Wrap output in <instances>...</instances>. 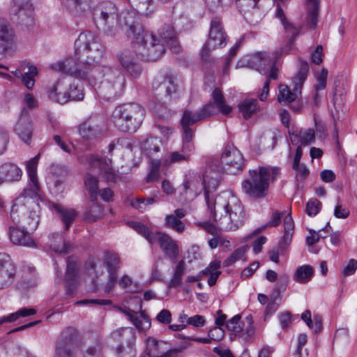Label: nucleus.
I'll list each match as a JSON object with an SVG mask.
<instances>
[{
	"mask_svg": "<svg viewBox=\"0 0 357 357\" xmlns=\"http://www.w3.org/2000/svg\"><path fill=\"white\" fill-rule=\"evenodd\" d=\"M156 201L154 197L138 198L132 200L130 203L131 206L135 208L143 211L146 206L155 203Z\"/></svg>",
	"mask_w": 357,
	"mask_h": 357,
	"instance_id": "nucleus-59",
	"label": "nucleus"
},
{
	"mask_svg": "<svg viewBox=\"0 0 357 357\" xmlns=\"http://www.w3.org/2000/svg\"><path fill=\"white\" fill-rule=\"evenodd\" d=\"M284 235L279 242V248L282 250H284L289 245L294 234V224L290 215L286 216L284 220Z\"/></svg>",
	"mask_w": 357,
	"mask_h": 357,
	"instance_id": "nucleus-33",
	"label": "nucleus"
},
{
	"mask_svg": "<svg viewBox=\"0 0 357 357\" xmlns=\"http://www.w3.org/2000/svg\"><path fill=\"white\" fill-rule=\"evenodd\" d=\"M309 72L308 63L303 61H300L299 70L296 77H294V82H297L298 86H303L305 80L306 79Z\"/></svg>",
	"mask_w": 357,
	"mask_h": 357,
	"instance_id": "nucleus-52",
	"label": "nucleus"
},
{
	"mask_svg": "<svg viewBox=\"0 0 357 357\" xmlns=\"http://www.w3.org/2000/svg\"><path fill=\"white\" fill-rule=\"evenodd\" d=\"M15 131L20 139L26 144H30L33 134L30 116L26 109H23L18 122L15 126Z\"/></svg>",
	"mask_w": 357,
	"mask_h": 357,
	"instance_id": "nucleus-22",
	"label": "nucleus"
},
{
	"mask_svg": "<svg viewBox=\"0 0 357 357\" xmlns=\"http://www.w3.org/2000/svg\"><path fill=\"white\" fill-rule=\"evenodd\" d=\"M202 178L200 175L190 176L183 183L185 192L191 190L195 195H199L204 190Z\"/></svg>",
	"mask_w": 357,
	"mask_h": 357,
	"instance_id": "nucleus-39",
	"label": "nucleus"
},
{
	"mask_svg": "<svg viewBox=\"0 0 357 357\" xmlns=\"http://www.w3.org/2000/svg\"><path fill=\"white\" fill-rule=\"evenodd\" d=\"M250 178L242 183L243 192L252 198L266 197L270 182V169L261 167L257 170L249 171Z\"/></svg>",
	"mask_w": 357,
	"mask_h": 357,
	"instance_id": "nucleus-6",
	"label": "nucleus"
},
{
	"mask_svg": "<svg viewBox=\"0 0 357 357\" xmlns=\"http://www.w3.org/2000/svg\"><path fill=\"white\" fill-rule=\"evenodd\" d=\"M75 54L79 59H87L89 63H98L103 56L104 47L92 32L84 31L75 42Z\"/></svg>",
	"mask_w": 357,
	"mask_h": 357,
	"instance_id": "nucleus-5",
	"label": "nucleus"
},
{
	"mask_svg": "<svg viewBox=\"0 0 357 357\" xmlns=\"http://www.w3.org/2000/svg\"><path fill=\"white\" fill-rule=\"evenodd\" d=\"M202 181L204 183L203 186L208 210L211 211L214 220L218 222L220 227L225 229H236L243 223L245 218L241 202L236 197L231 196L227 204L222 206L225 215H221L218 218L215 210L216 202L213 197L210 196V192L217 189L220 179L218 174L209 172L203 175Z\"/></svg>",
	"mask_w": 357,
	"mask_h": 357,
	"instance_id": "nucleus-1",
	"label": "nucleus"
},
{
	"mask_svg": "<svg viewBox=\"0 0 357 357\" xmlns=\"http://www.w3.org/2000/svg\"><path fill=\"white\" fill-rule=\"evenodd\" d=\"M32 5L26 0H13L10 7V13L17 17L19 23L25 26H31L34 24Z\"/></svg>",
	"mask_w": 357,
	"mask_h": 357,
	"instance_id": "nucleus-16",
	"label": "nucleus"
},
{
	"mask_svg": "<svg viewBox=\"0 0 357 357\" xmlns=\"http://www.w3.org/2000/svg\"><path fill=\"white\" fill-rule=\"evenodd\" d=\"M77 61L73 58H66L63 60L58 61L51 65L53 70L73 75L75 70Z\"/></svg>",
	"mask_w": 357,
	"mask_h": 357,
	"instance_id": "nucleus-38",
	"label": "nucleus"
},
{
	"mask_svg": "<svg viewBox=\"0 0 357 357\" xmlns=\"http://www.w3.org/2000/svg\"><path fill=\"white\" fill-rule=\"evenodd\" d=\"M160 141L158 138L150 137L142 144V149L149 157L160 150Z\"/></svg>",
	"mask_w": 357,
	"mask_h": 357,
	"instance_id": "nucleus-50",
	"label": "nucleus"
},
{
	"mask_svg": "<svg viewBox=\"0 0 357 357\" xmlns=\"http://www.w3.org/2000/svg\"><path fill=\"white\" fill-rule=\"evenodd\" d=\"M185 271L186 268L185 261H179L174 271L173 275L169 281V288H177L182 284V277L185 275Z\"/></svg>",
	"mask_w": 357,
	"mask_h": 357,
	"instance_id": "nucleus-42",
	"label": "nucleus"
},
{
	"mask_svg": "<svg viewBox=\"0 0 357 357\" xmlns=\"http://www.w3.org/2000/svg\"><path fill=\"white\" fill-rule=\"evenodd\" d=\"M241 316L236 314L230 320H229L226 324V327L228 331L234 333L235 334H238L243 331V328L240 324Z\"/></svg>",
	"mask_w": 357,
	"mask_h": 357,
	"instance_id": "nucleus-58",
	"label": "nucleus"
},
{
	"mask_svg": "<svg viewBox=\"0 0 357 357\" xmlns=\"http://www.w3.org/2000/svg\"><path fill=\"white\" fill-rule=\"evenodd\" d=\"M314 274V270L309 265H303L297 268L294 275V280L299 283H307L309 282Z\"/></svg>",
	"mask_w": 357,
	"mask_h": 357,
	"instance_id": "nucleus-48",
	"label": "nucleus"
},
{
	"mask_svg": "<svg viewBox=\"0 0 357 357\" xmlns=\"http://www.w3.org/2000/svg\"><path fill=\"white\" fill-rule=\"evenodd\" d=\"M292 137L291 141L293 143L298 139L301 145L307 146L315 139L314 130L312 128L301 130L298 133L292 134Z\"/></svg>",
	"mask_w": 357,
	"mask_h": 357,
	"instance_id": "nucleus-46",
	"label": "nucleus"
},
{
	"mask_svg": "<svg viewBox=\"0 0 357 357\" xmlns=\"http://www.w3.org/2000/svg\"><path fill=\"white\" fill-rule=\"evenodd\" d=\"M78 265L73 257L67 259V268L65 277L66 290L67 294H71L77 288Z\"/></svg>",
	"mask_w": 357,
	"mask_h": 357,
	"instance_id": "nucleus-25",
	"label": "nucleus"
},
{
	"mask_svg": "<svg viewBox=\"0 0 357 357\" xmlns=\"http://www.w3.org/2000/svg\"><path fill=\"white\" fill-rule=\"evenodd\" d=\"M22 176V171L16 164L5 162L0 165V185L4 182L19 181Z\"/></svg>",
	"mask_w": 357,
	"mask_h": 357,
	"instance_id": "nucleus-24",
	"label": "nucleus"
},
{
	"mask_svg": "<svg viewBox=\"0 0 357 357\" xmlns=\"http://www.w3.org/2000/svg\"><path fill=\"white\" fill-rule=\"evenodd\" d=\"M98 178L91 174H87L85 176L84 183L88 190L91 202L96 201L98 195Z\"/></svg>",
	"mask_w": 357,
	"mask_h": 357,
	"instance_id": "nucleus-47",
	"label": "nucleus"
},
{
	"mask_svg": "<svg viewBox=\"0 0 357 357\" xmlns=\"http://www.w3.org/2000/svg\"><path fill=\"white\" fill-rule=\"evenodd\" d=\"M221 162L228 174H236L243 171L245 160L241 151L233 144H227L221 155Z\"/></svg>",
	"mask_w": 357,
	"mask_h": 357,
	"instance_id": "nucleus-12",
	"label": "nucleus"
},
{
	"mask_svg": "<svg viewBox=\"0 0 357 357\" xmlns=\"http://www.w3.org/2000/svg\"><path fill=\"white\" fill-rule=\"evenodd\" d=\"M49 245L52 251L60 254L67 253L70 248V245L66 242L60 234H53Z\"/></svg>",
	"mask_w": 357,
	"mask_h": 357,
	"instance_id": "nucleus-40",
	"label": "nucleus"
},
{
	"mask_svg": "<svg viewBox=\"0 0 357 357\" xmlns=\"http://www.w3.org/2000/svg\"><path fill=\"white\" fill-rule=\"evenodd\" d=\"M133 50H125L119 56V61L123 67L128 66V65L134 63L137 61L138 57L136 56L135 48L132 47Z\"/></svg>",
	"mask_w": 357,
	"mask_h": 357,
	"instance_id": "nucleus-54",
	"label": "nucleus"
},
{
	"mask_svg": "<svg viewBox=\"0 0 357 357\" xmlns=\"http://www.w3.org/2000/svg\"><path fill=\"white\" fill-rule=\"evenodd\" d=\"M130 322L135 326L136 329L141 333L146 332L151 326V319L144 311L138 312L130 320Z\"/></svg>",
	"mask_w": 357,
	"mask_h": 357,
	"instance_id": "nucleus-41",
	"label": "nucleus"
},
{
	"mask_svg": "<svg viewBox=\"0 0 357 357\" xmlns=\"http://www.w3.org/2000/svg\"><path fill=\"white\" fill-rule=\"evenodd\" d=\"M38 70L36 66H29L28 72L22 75V81L24 85L31 89L34 86L35 80L34 77L37 75Z\"/></svg>",
	"mask_w": 357,
	"mask_h": 357,
	"instance_id": "nucleus-55",
	"label": "nucleus"
},
{
	"mask_svg": "<svg viewBox=\"0 0 357 357\" xmlns=\"http://www.w3.org/2000/svg\"><path fill=\"white\" fill-rule=\"evenodd\" d=\"M186 215V211L184 208H177L174 213L167 215L165 218V226L172 229L178 234H181L185 229V224L181 220Z\"/></svg>",
	"mask_w": 357,
	"mask_h": 357,
	"instance_id": "nucleus-27",
	"label": "nucleus"
},
{
	"mask_svg": "<svg viewBox=\"0 0 357 357\" xmlns=\"http://www.w3.org/2000/svg\"><path fill=\"white\" fill-rule=\"evenodd\" d=\"M238 109L243 118L248 119L259 110V106L257 99L247 98L238 104Z\"/></svg>",
	"mask_w": 357,
	"mask_h": 357,
	"instance_id": "nucleus-32",
	"label": "nucleus"
},
{
	"mask_svg": "<svg viewBox=\"0 0 357 357\" xmlns=\"http://www.w3.org/2000/svg\"><path fill=\"white\" fill-rule=\"evenodd\" d=\"M144 114V108L136 103L123 104L113 112L115 123L125 132H135L142 124Z\"/></svg>",
	"mask_w": 357,
	"mask_h": 357,
	"instance_id": "nucleus-3",
	"label": "nucleus"
},
{
	"mask_svg": "<svg viewBox=\"0 0 357 357\" xmlns=\"http://www.w3.org/2000/svg\"><path fill=\"white\" fill-rule=\"evenodd\" d=\"M82 59L84 61L77 62L75 70L73 76L77 79L87 80L90 82L97 79L96 73L99 71V68L94 65L96 62L89 63L87 59Z\"/></svg>",
	"mask_w": 357,
	"mask_h": 357,
	"instance_id": "nucleus-23",
	"label": "nucleus"
},
{
	"mask_svg": "<svg viewBox=\"0 0 357 357\" xmlns=\"http://www.w3.org/2000/svg\"><path fill=\"white\" fill-rule=\"evenodd\" d=\"M15 276V268L10 257L6 253H0V289L11 285Z\"/></svg>",
	"mask_w": 357,
	"mask_h": 357,
	"instance_id": "nucleus-19",
	"label": "nucleus"
},
{
	"mask_svg": "<svg viewBox=\"0 0 357 357\" xmlns=\"http://www.w3.org/2000/svg\"><path fill=\"white\" fill-rule=\"evenodd\" d=\"M307 3V24L310 28H314L318 22L319 0H306Z\"/></svg>",
	"mask_w": 357,
	"mask_h": 357,
	"instance_id": "nucleus-35",
	"label": "nucleus"
},
{
	"mask_svg": "<svg viewBox=\"0 0 357 357\" xmlns=\"http://www.w3.org/2000/svg\"><path fill=\"white\" fill-rule=\"evenodd\" d=\"M111 159H108V162H105V166L100 171L104 177L107 179V181L114 182L116 179V174L114 170L109 167V165L111 164Z\"/></svg>",
	"mask_w": 357,
	"mask_h": 357,
	"instance_id": "nucleus-64",
	"label": "nucleus"
},
{
	"mask_svg": "<svg viewBox=\"0 0 357 357\" xmlns=\"http://www.w3.org/2000/svg\"><path fill=\"white\" fill-rule=\"evenodd\" d=\"M128 224L130 227L144 236L150 244L153 245V241L156 236L155 234H157L158 231H151L146 225L139 222L132 221Z\"/></svg>",
	"mask_w": 357,
	"mask_h": 357,
	"instance_id": "nucleus-44",
	"label": "nucleus"
},
{
	"mask_svg": "<svg viewBox=\"0 0 357 357\" xmlns=\"http://www.w3.org/2000/svg\"><path fill=\"white\" fill-rule=\"evenodd\" d=\"M160 39L161 43L168 46L170 50L174 52L178 53L180 51V46L178 45L174 29L169 25H165L159 31Z\"/></svg>",
	"mask_w": 357,
	"mask_h": 357,
	"instance_id": "nucleus-29",
	"label": "nucleus"
},
{
	"mask_svg": "<svg viewBox=\"0 0 357 357\" xmlns=\"http://www.w3.org/2000/svg\"><path fill=\"white\" fill-rule=\"evenodd\" d=\"M217 314H219V316L215 319V324L218 326V327H215L211 329L208 332V336L211 339H215L214 333H220V335L217 338L218 340L222 339V337L224 336V331L222 329V326H223L225 324L227 316L226 314H222L220 310H218Z\"/></svg>",
	"mask_w": 357,
	"mask_h": 357,
	"instance_id": "nucleus-51",
	"label": "nucleus"
},
{
	"mask_svg": "<svg viewBox=\"0 0 357 357\" xmlns=\"http://www.w3.org/2000/svg\"><path fill=\"white\" fill-rule=\"evenodd\" d=\"M105 127L104 118L101 116H93L80 124L78 129L83 140L91 144L102 137Z\"/></svg>",
	"mask_w": 357,
	"mask_h": 357,
	"instance_id": "nucleus-10",
	"label": "nucleus"
},
{
	"mask_svg": "<svg viewBox=\"0 0 357 357\" xmlns=\"http://www.w3.org/2000/svg\"><path fill=\"white\" fill-rule=\"evenodd\" d=\"M227 42V36L222 26V21L218 17L211 20L208 39L202 50V58L207 61L209 59L210 52L220 47H223Z\"/></svg>",
	"mask_w": 357,
	"mask_h": 357,
	"instance_id": "nucleus-9",
	"label": "nucleus"
},
{
	"mask_svg": "<svg viewBox=\"0 0 357 357\" xmlns=\"http://www.w3.org/2000/svg\"><path fill=\"white\" fill-rule=\"evenodd\" d=\"M213 112V109L211 105H206L201 111H196L195 113L188 109L183 112L181 121L183 132V146L181 152L185 155L187 154L188 159L190 160L191 153L195 149L192 142L194 130L190 128V126L210 116Z\"/></svg>",
	"mask_w": 357,
	"mask_h": 357,
	"instance_id": "nucleus-4",
	"label": "nucleus"
},
{
	"mask_svg": "<svg viewBox=\"0 0 357 357\" xmlns=\"http://www.w3.org/2000/svg\"><path fill=\"white\" fill-rule=\"evenodd\" d=\"M40 155H37L26 162V171L29 178V183L24 189L23 196L36 197L38 194L39 184L37 178V166L39 160Z\"/></svg>",
	"mask_w": 357,
	"mask_h": 357,
	"instance_id": "nucleus-20",
	"label": "nucleus"
},
{
	"mask_svg": "<svg viewBox=\"0 0 357 357\" xmlns=\"http://www.w3.org/2000/svg\"><path fill=\"white\" fill-rule=\"evenodd\" d=\"M165 344V342L158 341L154 337H148L146 340V351L149 357H155L160 354L165 350V349L162 348Z\"/></svg>",
	"mask_w": 357,
	"mask_h": 357,
	"instance_id": "nucleus-45",
	"label": "nucleus"
},
{
	"mask_svg": "<svg viewBox=\"0 0 357 357\" xmlns=\"http://www.w3.org/2000/svg\"><path fill=\"white\" fill-rule=\"evenodd\" d=\"M153 88L164 91L169 97H172L178 92L176 77L170 72H164L158 75L153 82Z\"/></svg>",
	"mask_w": 357,
	"mask_h": 357,
	"instance_id": "nucleus-17",
	"label": "nucleus"
},
{
	"mask_svg": "<svg viewBox=\"0 0 357 357\" xmlns=\"http://www.w3.org/2000/svg\"><path fill=\"white\" fill-rule=\"evenodd\" d=\"M15 35L13 29L3 18H0V48L8 50L15 43Z\"/></svg>",
	"mask_w": 357,
	"mask_h": 357,
	"instance_id": "nucleus-28",
	"label": "nucleus"
},
{
	"mask_svg": "<svg viewBox=\"0 0 357 357\" xmlns=\"http://www.w3.org/2000/svg\"><path fill=\"white\" fill-rule=\"evenodd\" d=\"M61 90L62 82H57L47 91L49 98L60 104H65L69 100L79 101L84 99V93L82 84H72L68 91H64L62 96H58L57 91Z\"/></svg>",
	"mask_w": 357,
	"mask_h": 357,
	"instance_id": "nucleus-13",
	"label": "nucleus"
},
{
	"mask_svg": "<svg viewBox=\"0 0 357 357\" xmlns=\"http://www.w3.org/2000/svg\"><path fill=\"white\" fill-rule=\"evenodd\" d=\"M111 338L119 345L135 344L137 338L135 331L132 327H121L113 331Z\"/></svg>",
	"mask_w": 357,
	"mask_h": 357,
	"instance_id": "nucleus-26",
	"label": "nucleus"
},
{
	"mask_svg": "<svg viewBox=\"0 0 357 357\" xmlns=\"http://www.w3.org/2000/svg\"><path fill=\"white\" fill-rule=\"evenodd\" d=\"M153 244L158 243L165 255L175 260L179 255V248L176 241L169 234L160 231L155 234Z\"/></svg>",
	"mask_w": 357,
	"mask_h": 357,
	"instance_id": "nucleus-18",
	"label": "nucleus"
},
{
	"mask_svg": "<svg viewBox=\"0 0 357 357\" xmlns=\"http://www.w3.org/2000/svg\"><path fill=\"white\" fill-rule=\"evenodd\" d=\"M257 70L261 74H266L274 63L266 52H259L255 56Z\"/></svg>",
	"mask_w": 357,
	"mask_h": 357,
	"instance_id": "nucleus-43",
	"label": "nucleus"
},
{
	"mask_svg": "<svg viewBox=\"0 0 357 357\" xmlns=\"http://www.w3.org/2000/svg\"><path fill=\"white\" fill-rule=\"evenodd\" d=\"M66 8L76 16H84L92 12L96 20H99L104 26L111 29L116 26L119 16L114 3L110 1L103 2L99 8L93 9L92 0H63Z\"/></svg>",
	"mask_w": 357,
	"mask_h": 357,
	"instance_id": "nucleus-2",
	"label": "nucleus"
},
{
	"mask_svg": "<svg viewBox=\"0 0 357 357\" xmlns=\"http://www.w3.org/2000/svg\"><path fill=\"white\" fill-rule=\"evenodd\" d=\"M120 257L118 254L108 252L105 255L104 265L107 268L108 275H117L120 268Z\"/></svg>",
	"mask_w": 357,
	"mask_h": 357,
	"instance_id": "nucleus-37",
	"label": "nucleus"
},
{
	"mask_svg": "<svg viewBox=\"0 0 357 357\" xmlns=\"http://www.w3.org/2000/svg\"><path fill=\"white\" fill-rule=\"evenodd\" d=\"M89 164L92 168H98L100 171L105 166V162H108L105 158H99L98 155H91L87 158Z\"/></svg>",
	"mask_w": 357,
	"mask_h": 357,
	"instance_id": "nucleus-63",
	"label": "nucleus"
},
{
	"mask_svg": "<svg viewBox=\"0 0 357 357\" xmlns=\"http://www.w3.org/2000/svg\"><path fill=\"white\" fill-rule=\"evenodd\" d=\"M133 8L142 15H150L155 10L153 0H129Z\"/></svg>",
	"mask_w": 357,
	"mask_h": 357,
	"instance_id": "nucleus-36",
	"label": "nucleus"
},
{
	"mask_svg": "<svg viewBox=\"0 0 357 357\" xmlns=\"http://www.w3.org/2000/svg\"><path fill=\"white\" fill-rule=\"evenodd\" d=\"M54 208L59 218L65 225V229H68L77 217V213L76 211L73 208H64L59 205H55Z\"/></svg>",
	"mask_w": 357,
	"mask_h": 357,
	"instance_id": "nucleus-34",
	"label": "nucleus"
},
{
	"mask_svg": "<svg viewBox=\"0 0 357 357\" xmlns=\"http://www.w3.org/2000/svg\"><path fill=\"white\" fill-rule=\"evenodd\" d=\"M78 335V331L75 328H66L57 341L55 357H74V350L77 347Z\"/></svg>",
	"mask_w": 357,
	"mask_h": 357,
	"instance_id": "nucleus-11",
	"label": "nucleus"
},
{
	"mask_svg": "<svg viewBox=\"0 0 357 357\" xmlns=\"http://www.w3.org/2000/svg\"><path fill=\"white\" fill-rule=\"evenodd\" d=\"M104 80L98 89V94L103 99H115L122 93L124 86V77L116 69L106 67L103 70Z\"/></svg>",
	"mask_w": 357,
	"mask_h": 357,
	"instance_id": "nucleus-8",
	"label": "nucleus"
},
{
	"mask_svg": "<svg viewBox=\"0 0 357 357\" xmlns=\"http://www.w3.org/2000/svg\"><path fill=\"white\" fill-rule=\"evenodd\" d=\"M190 160L188 159V155H185L179 151H173L171 152L169 155L168 158L165 160L166 163H176V162H187Z\"/></svg>",
	"mask_w": 357,
	"mask_h": 357,
	"instance_id": "nucleus-61",
	"label": "nucleus"
},
{
	"mask_svg": "<svg viewBox=\"0 0 357 357\" xmlns=\"http://www.w3.org/2000/svg\"><path fill=\"white\" fill-rule=\"evenodd\" d=\"M321 208V203L317 199H312L306 204V213L310 216L316 215Z\"/></svg>",
	"mask_w": 357,
	"mask_h": 357,
	"instance_id": "nucleus-60",
	"label": "nucleus"
},
{
	"mask_svg": "<svg viewBox=\"0 0 357 357\" xmlns=\"http://www.w3.org/2000/svg\"><path fill=\"white\" fill-rule=\"evenodd\" d=\"M119 26L129 38H132L133 40H137L138 38L142 37L144 31L142 24L137 20L136 15L133 12H123L118 20L116 26Z\"/></svg>",
	"mask_w": 357,
	"mask_h": 357,
	"instance_id": "nucleus-14",
	"label": "nucleus"
},
{
	"mask_svg": "<svg viewBox=\"0 0 357 357\" xmlns=\"http://www.w3.org/2000/svg\"><path fill=\"white\" fill-rule=\"evenodd\" d=\"M208 105H211L213 109V112L210 116L216 113L215 107L223 115H227L232 111V107L226 104L222 92L219 88H215L213 90L211 101L204 105L198 111H201L205 106Z\"/></svg>",
	"mask_w": 357,
	"mask_h": 357,
	"instance_id": "nucleus-30",
	"label": "nucleus"
},
{
	"mask_svg": "<svg viewBox=\"0 0 357 357\" xmlns=\"http://www.w3.org/2000/svg\"><path fill=\"white\" fill-rule=\"evenodd\" d=\"M118 357H135V344L130 345H119L116 349Z\"/></svg>",
	"mask_w": 357,
	"mask_h": 357,
	"instance_id": "nucleus-56",
	"label": "nucleus"
},
{
	"mask_svg": "<svg viewBox=\"0 0 357 357\" xmlns=\"http://www.w3.org/2000/svg\"><path fill=\"white\" fill-rule=\"evenodd\" d=\"M283 26L285 29L287 37L289 38V48L290 49L296 37L300 34L301 27L295 26L289 22L286 23Z\"/></svg>",
	"mask_w": 357,
	"mask_h": 357,
	"instance_id": "nucleus-53",
	"label": "nucleus"
},
{
	"mask_svg": "<svg viewBox=\"0 0 357 357\" xmlns=\"http://www.w3.org/2000/svg\"><path fill=\"white\" fill-rule=\"evenodd\" d=\"M8 234L10 241L15 245L25 247H34L36 245L29 231L24 228L21 229V227L17 225L9 227Z\"/></svg>",
	"mask_w": 357,
	"mask_h": 357,
	"instance_id": "nucleus-21",
	"label": "nucleus"
},
{
	"mask_svg": "<svg viewBox=\"0 0 357 357\" xmlns=\"http://www.w3.org/2000/svg\"><path fill=\"white\" fill-rule=\"evenodd\" d=\"M245 252V248L241 247L235 250L231 255L223 261V266L227 267L232 265L240 259Z\"/></svg>",
	"mask_w": 357,
	"mask_h": 357,
	"instance_id": "nucleus-57",
	"label": "nucleus"
},
{
	"mask_svg": "<svg viewBox=\"0 0 357 357\" xmlns=\"http://www.w3.org/2000/svg\"><path fill=\"white\" fill-rule=\"evenodd\" d=\"M102 215V208L96 201L92 202V204L87 208L85 213V218L89 222H95Z\"/></svg>",
	"mask_w": 357,
	"mask_h": 357,
	"instance_id": "nucleus-49",
	"label": "nucleus"
},
{
	"mask_svg": "<svg viewBox=\"0 0 357 357\" xmlns=\"http://www.w3.org/2000/svg\"><path fill=\"white\" fill-rule=\"evenodd\" d=\"M136 56L147 61L159 59L165 52V47L154 35L146 32L137 40H133Z\"/></svg>",
	"mask_w": 357,
	"mask_h": 357,
	"instance_id": "nucleus-7",
	"label": "nucleus"
},
{
	"mask_svg": "<svg viewBox=\"0 0 357 357\" xmlns=\"http://www.w3.org/2000/svg\"><path fill=\"white\" fill-rule=\"evenodd\" d=\"M293 89L291 90L289 87L284 84L279 86V94L278 100L280 103H290L296 100V98L301 94L302 86H298L297 82H294Z\"/></svg>",
	"mask_w": 357,
	"mask_h": 357,
	"instance_id": "nucleus-31",
	"label": "nucleus"
},
{
	"mask_svg": "<svg viewBox=\"0 0 357 357\" xmlns=\"http://www.w3.org/2000/svg\"><path fill=\"white\" fill-rule=\"evenodd\" d=\"M305 322L316 333H319L322 329V319L318 314L314 315L313 319L311 318L310 321H305Z\"/></svg>",
	"mask_w": 357,
	"mask_h": 357,
	"instance_id": "nucleus-62",
	"label": "nucleus"
},
{
	"mask_svg": "<svg viewBox=\"0 0 357 357\" xmlns=\"http://www.w3.org/2000/svg\"><path fill=\"white\" fill-rule=\"evenodd\" d=\"M10 216L15 225L28 231H35L39 222L36 212H28L24 207H20L17 204L13 206Z\"/></svg>",
	"mask_w": 357,
	"mask_h": 357,
	"instance_id": "nucleus-15",
	"label": "nucleus"
}]
</instances>
